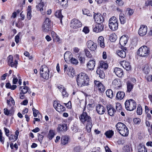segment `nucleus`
I'll use <instances>...</instances> for the list:
<instances>
[{
    "mask_svg": "<svg viewBox=\"0 0 152 152\" xmlns=\"http://www.w3.org/2000/svg\"><path fill=\"white\" fill-rule=\"evenodd\" d=\"M77 84L79 87H82L88 84L89 78L84 73H81L79 74L76 77Z\"/></svg>",
    "mask_w": 152,
    "mask_h": 152,
    "instance_id": "f257e3e1",
    "label": "nucleus"
},
{
    "mask_svg": "<svg viewBox=\"0 0 152 152\" xmlns=\"http://www.w3.org/2000/svg\"><path fill=\"white\" fill-rule=\"evenodd\" d=\"M118 132L123 137H127L129 134L128 129L124 123L119 122L115 125Z\"/></svg>",
    "mask_w": 152,
    "mask_h": 152,
    "instance_id": "f03ea898",
    "label": "nucleus"
},
{
    "mask_svg": "<svg viewBox=\"0 0 152 152\" xmlns=\"http://www.w3.org/2000/svg\"><path fill=\"white\" fill-rule=\"evenodd\" d=\"M86 107H84L83 112L79 117L80 121L83 124H87L88 125H91L92 120L91 117L89 116L87 113L85 111Z\"/></svg>",
    "mask_w": 152,
    "mask_h": 152,
    "instance_id": "7ed1b4c3",
    "label": "nucleus"
},
{
    "mask_svg": "<svg viewBox=\"0 0 152 152\" xmlns=\"http://www.w3.org/2000/svg\"><path fill=\"white\" fill-rule=\"evenodd\" d=\"M126 109L127 110L132 111L134 110L136 107V103L132 99L126 100L125 103Z\"/></svg>",
    "mask_w": 152,
    "mask_h": 152,
    "instance_id": "20e7f679",
    "label": "nucleus"
},
{
    "mask_svg": "<svg viewBox=\"0 0 152 152\" xmlns=\"http://www.w3.org/2000/svg\"><path fill=\"white\" fill-rule=\"evenodd\" d=\"M40 73L41 77L43 78L45 80L48 79L49 76L50 71L46 65H44L41 66Z\"/></svg>",
    "mask_w": 152,
    "mask_h": 152,
    "instance_id": "39448f33",
    "label": "nucleus"
},
{
    "mask_svg": "<svg viewBox=\"0 0 152 152\" xmlns=\"http://www.w3.org/2000/svg\"><path fill=\"white\" fill-rule=\"evenodd\" d=\"M109 26L113 31L116 30L118 27V20L116 17H112L109 20Z\"/></svg>",
    "mask_w": 152,
    "mask_h": 152,
    "instance_id": "423d86ee",
    "label": "nucleus"
},
{
    "mask_svg": "<svg viewBox=\"0 0 152 152\" xmlns=\"http://www.w3.org/2000/svg\"><path fill=\"white\" fill-rule=\"evenodd\" d=\"M150 52V49L148 48L146 46H143L138 49L137 54L141 57H146L149 54Z\"/></svg>",
    "mask_w": 152,
    "mask_h": 152,
    "instance_id": "0eeeda50",
    "label": "nucleus"
},
{
    "mask_svg": "<svg viewBox=\"0 0 152 152\" xmlns=\"http://www.w3.org/2000/svg\"><path fill=\"white\" fill-rule=\"evenodd\" d=\"M51 20L48 18H46L42 26V30L44 32H48L50 31L51 26Z\"/></svg>",
    "mask_w": 152,
    "mask_h": 152,
    "instance_id": "6e6552de",
    "label": "nucleus"
},
{
    "mask_svg": "<svg viewBox=\"0 0 152 152\" xmlns=\"http://www.w3.org/2000/svg\"><path fill=\"white\" fill-rule=\"evenodd\" d=\"M8 65L11 67L16 68L18 64V62L16 59L14 58L12 55H9L7 58Z\"/></svg>",
    "mask_w": 152,
    "mask_h": 152,
    "instance_id": "1a4fd4ad",
    "label": "nucleus"
},
{
    "mask_svg": "<svg viewBox=\"0 0 152 152\" xmlns=\"http://www.w3.org/2000/svg\"><path fill=\"white\" fill-rule=\"evenodd\" d=\"M82 26V23L79 20L75 18L73 19L70 23L71 27L73 29L78 28Z\"/></svg>",
    "mask_w": 152,
    "mask_h": 152,
    "instance_id": "9d476101",
    "label": "nucleus"
},
{
    "mask_svg": "<svg viewBox=\"0 0 152 152\" xmlns=\"http://www.w3.org/2000/svg\"><path fill=\"white\" fill-rule=\"evenodd\" d=\"M53 106L55 109L59 113H62L66 110V108L65 107L61 105L56 101L54 102Z\"/></svg>",
    "mask_w": 152,
    "mask_h": 152,
    "instance_id": "9b49d317",
    "label": "nucleus"
},
{
    "mask_svg": "<svg viewBox=\"0 0 152 152\" xmlns=\"http://www.w3.org/2000/svg\"><path fill=\"white\" fill-rule=\"evenodd\" d=\"M104 28L103 24L97 23L96 25L93 26V31L97 33L100 32L103 30Z\"/></svg>",
    "mask_w": 152,
    "mask_h": 152,
    "instance_id": "f8f14e48",
    "label": "nucleus"
},
{
    "mask_svg": "<svg viewBox=\"0 0 152 152\" xmlns=\"http://www.w3.org/2000/svg\"><path fill=\"white\" fill-rule=\"evenodd\" d=\"M87 45L88 48L91 51H95L97 48L96 44L91 40L87 42Z\"/></svg>",
    "mask_w": 152,
    "mask_h": 152,
    "instance_id": "ddd939ff",
    "label": "nucleus"
},
{
    "mask_svg": "<svg viewBox=\"0 0 152 152\" xmlns=\"http://www.w3.org/2000/svg\"><path fill=\"white\" fill-rule=\"evenodd\" d=\"M147 29L148 28L146 26L144 25H141L138 31L139 35L141 36L145 35L147 33Z\"/></svg>",
    "mask_w": 152,
    "mask_h": 152,
    "instance_id": "4468645a",
    "label": "nucleus"
},
{
    "mask_svg": "<svg viewBox=\"0 0 152 152\" xmlns=\"http://www.w3.org/2000/svg\"><path fill=\"white\" fill-rule=\"evenodd\" d=\"M94 18L95 21L97 23H102L104 20L103 17L100 14H94Z\"/></svg>",
    "mask_w": 152,
    "mask_h": 152,
    "instance_id": "2eb2a0df",
    "label": "nucleus"
},
{
    "mask_svg": "<svg viewBox=\"0 0 152 152\" xmlns=\"http://www.w3.org/2000/svg\"><path fill=\"white\" fill-rule=\"evenodd\" d=\"M96 110L99 114H103L105 111V109L104 106L102 105L98 104L96 106Z\"/></svg>",
    "mask_w": 152,
    "mask_h": 152,
    "instance_id": "dca6fc26",
    "label": "nucleus"
},
{
    "mask_svg": "<svg viewBox=\"0 0 152 152\" xmlns=\"http://www.w3.org/2000/svg\"><path fill=\"white\" fill-rule=\"evenodd\" d=\"M61 144L63 145H67L70 141V137L68 135L62 136L61 138Z\"/></svg>",
    "mask_w": 152,
    "mask_h": 152,
    "instance_id": "f3484780",
    "label": "nucleus"
},
{
    "mask_svg": "<svg viewBox=\"0 0 152 152\" xmlns=\"http://www.w3.org/2000/svg\"><path fill=\"white\" fill-rule=\"evenodd\" d=\"M106 107L109 115L111 116H113L116 112V110L110 104L107 105Z\"/></svg>",
    "mask_w": 152,
    "mask_h": 152,
    "instance_id": "a211bd4d",
    "label": "nucleus"
},
{
    "mask_svg": "<svg viewBox=\"0 0 152 152\" xmlns=\"http://www.w3.org/2000/svg\"><path fill=\"white\" fill-rule=\"evenodd\" d=\"M44 2L41 1L40 3H39L36 6L37 9L39 11H40L44 15L45 12V10L43 9V7L44 6Z\"/></svg>",
    "mask_w": 152,
    "mask_h": 152,
    "instance_id": "6ab92c4d",
    "label": "nucleus"
},
{
    "mask_svg": "<svg viewBox=\"0 0 152 152\" xmlns=\"http://www.w3.org/2000/svg\"><path fill=\"white\" fill-rule=\"evenodd\" d=\"M127 49L125 47H123L121 50H118L117 52V55L121 58H124L126 56V51Z\"/></svg>",
    "mask_w": 152,
    "mask_h": 152,
    "instance_id": "aec40b11",
    "label": "nucleus"
},
{
    "mask_svg": "<svg viewBox=\"0 0 152 152\" xmlns=\"http://www.w3.org/2000/svg\"><path fill=\"white\" fill-rule=\"evenodd\" d=\"M128 41V38L124 35L122 36L120 39L119 43L122 47L124 46L126 44Z\"/></svg>",
    "mask_w": 152,
    "mask_h": 152,
    "instance_id": "412c9836",
    "label": "nucleus"
},
{
    "mask_svg": "<svg viewBox=\"0 0 152 152\" xmlns=\"http://www.w3.org/2000/svg\"><path fill=\"white\" fill-rule=\"evenodd\" d=\"M114 72L118 77H121L123 75V72L122 70L119 68H115Z\"/></svg>",
    "mask_w": 152,
    "mask_h": 152,
    "instance_id": "4be33fe9",
    "label": "nucleus"
},
{
    "mask_svg": "<svg viewBox=\"0 0 152 152\" xmlns=\"http://www.w3.org/2000/svg\"><path fill=\"white\" fill-rule=\"evenodd\" d=\"M58 130L59 132H66L67 130V126L66 124H64L58 125Z\"/></svg>",
    "mask_w": 152,
    "mask_h": 152,
    "instance_id": "5701e85b",
    "label": "nucleus"
},
{
    "mask_svg": "<svg viewBox=\"0 0 152 152\" xmlns=\"http://www.w3.org/2000/svg\"><path fill=\"white\" fill-rule=\"evenodd\" d=\"M121 65L127 71H129L131 69V66L129 62L125 61H124L122 62Z\"/></svg>",
    "mask_w": 152,
    "mask_h": 152,
    "instance_id": "b1692460",
    "label": "nucleus"
},
{
    "mask_svg": "<svg viewBox=\"0 0 152 152\" xmlns=\"http://www.w3.org/2000/svg\"><path fill=\"white\" fill-rule=\"evenodd\" d=\"M97 76L99 77L101 79H103L105 77V74L102 70L100 68H98L96 70Z\"/></svg>",
    "mask_w": 152,
    "mask_h": 152,
    "instance_id": "393cba45",
    "label": "nucleus"
},
{
    "mask_svg": "<svg viewBox=\"0 0 152 152\" xmlns=\"http://www.w3.org/2000/svg\"><path fill=\"white\" fill-rule=\"evenodd\" d=\"M95 65V61L94 60H90L87 64L88 68L90 70L94 69Z\"/></svg>",
    "mask_w": 152,
    "mask_h": 152,
    "instance_id": "a878e982",
    "label": "nucleus"
},
{
    "mask_svg": "<svg viewBox=\"0 0 152 152\" xmlns=\"http://www.w3.org/2000/svg\"><path fill=\"white\" fill-rule=\"evenodd\" d=\"M67 74L71 77H72L75 74V72L73 67L69 66L67 70Z\"/></svg>",
    "mask_w": 152,
    "mask_h": 152,
    "instance_id": "bb28decb",
    "label": "nucleus"
},
{
    "mask_svg": "<svg viewBox=\"0 0 152 152\" xmlns=\"http://www.w3.org/2000/svg\"><path fill=\"white\" fill-rule=\"evenodd\" d=\"M98 42L101 48H104L105 47V45L104 43V39L103 37L100 36L98 38Z\"/></svg>",
    "mask_w": 152,
    "mask_h": 152,
    "instance_id": "cd10ccee",
    "label": "nucleus"
},
{
    "mask_svg": "<svg viewBox=\"0 0 152 152\" xmlns=\"http://www.w3.org/2000/svg\"><path fill=\"white\" fill-rule=\"evenodd\" d=\"M119 20L121 24H124L126 22V19L124 14L121 13L119 14Z\"/></svg>",
    "mask_w": 152,
    "mask_h": 152,
    "instance_id": "c85d7f7f",
    "label": "nucleus"
},
{
    "mask_svg": "<svg viewBox=\"0 0 152 152\" xmlns=\"http://www.w3.org/2000/svg\"><path fill=\"white\" fill-rule=\"evenodd\" d=\"M99 64V68H100V69H106L108 68V65L104 61H100Z\"/></svg>",
    "mask_w": 152,
    "mask_h": 152,
    "instance_id": "c756f323",
    "label": "nucleus"
},
{
    "mask_svg": "<svg viewBox=\"0 0 152 152\" xmlns=\"http://www.w3.org/2000/svg\"><path fill=\"white\" fill-rule=\"evenodd\" d=\"M127 85V92L129 93L133 89L134 87V85L130 81H128Z\"/></svg>",
    "mask_w": 152,
    "mask_h": 152,
    "instance_id": "7c9ffc66",
    "label": "nucleus"
},
{
    "mask_svg": "<svg viewBox=\"0 0 152 152\" xmlns=\"http://www.w3.org/2000/svg\"><path fill=\"white\" fill-rule=\"evenodd\" d=\"M125 93L123 91H118L117 94L116 98L121 100L123 99L125 96Z\"/></svg>",
    "mask_w": 152,
    "mask_h": 152,
    "instance_id": "2f4dec72",
    "label": "nucleus"
},
{
    "mask_svg": "<svg viewBox=\"0 0 152 152\" xmlns=\"http://www.w3.org/2000/svg\"><path fill=\"white\" fill-rule=\"evenodd\" d=\"M139 152H147V150L145 145L142 144H139L138 147Z\"/></svg>",
    "mask_w": 152,
    "mask_h": 152,
    "instance_id": "473e14b6",
    "label": "nucleus"
},
{
    "mask_svg": "<svg viewBox=\"0 0 152 152\" xmlns=\"http://www.w3.org/2000/svg\"><path fill=\"white\" fill-rule=\"evenodd\" d=\"M55 134L54 131L53 130L50 129L48 132L47 137L50 140H51L54 137Z\"/></svg>",
    "mask_w": 152,
    "mask_h": 152,
    "instance_id": "72a5a7b5",
    "label": "nucleus"
},
{
    "mask_svg": "<svg viewBox=\"0 0 152 152\" xmlns=\"http://www.w3.org/2000/svg\"><path fill=\"white\" fill-rule=\"evenodd\" d=\"M106 94L107 96L109 98L112 99L113 97V93L112 90L109 89L107 90L106 92Z\"/></svg>",
    "mask_w": 152,
    "mask_h": 152,
    "instance_id": "f704fd0d",
    "label": "nucleus"
},
{
    "mask_svg": "<svg viewBox=\"0 0 152 152\" xmlns=\"http://www.w3.org/2000/svg\"><path fill=\"white\" fill-rule=\"evenodd\" d=\"M31 6H28L27 10V18L28 20L31 19Z\"/></svg>",
    "mask_w": 152,
    "mask_h": 152,
    "instance_id": "c9c22d12",
    "label": "nucleus"
},
{
    "mask_svg": "<svg viewBox=\"0 0 152 152\" xmlns=\"http://www.w3.org/2000/svg\"><path fill=\"white\" fill-rule=\"evenodd\" d=\"M104 134L107 137L110 138L113 135L114 132L112 130H109L105 132Z\"/></svg>",
    "mask_w": 152,
    "mask_h": 152,
    "instance_id": "e433bc0d",
    "label": "nucleus"
},
{
    "mask_svg": "<svg viewBox=\"0 0 152 152\" xmlns=\"http://www.w3.org/2000/svg\"><path fill=\"white\" fill-rule=\"evenodd\" d=\"M143 70L145 74H148L150 71L148 65V64L145 65Z\"/></svg>",
    "mask_w": 152,
    "mask_h": 152,
    "instance_id": "4c0bfd02",
    "label": "nucleus"
},
{
    "mask_svg": "<svg viewBox=\"0 0 152 152\" xmlns=\"http://www.w3.org/2000/svg\"><path fill=\"white\" fill-rule=\"evenodd\" d=\"M55 15L56 17L60 18V21L61 22V18L63 16L61 14V10H57L55 13Z\"/></svg>",
    "mask_w": 152,
    "mask_h": 152,
    "instance_id": "58836bf2",
    "label": "nucleus"
},
{
    "mask_svg": "<svg viewBox=\"0 0 152 152\" xmlns=\"http://www.w3.org/2000/svg\"><path fill=\"white\" fill-rule=\"evenodd\" d=\"M117 38V35L114 33L111 34L109 37V40L111 42H114Z\"/></svg>",
    "mask_w": 152,
    "mask_h": 152,
    "instance_id": "ea45409f",
    "label": "nucleus"
},
{
    "mask_svg": "<svg viewBox=\"0 0 152 152\" xmlns=\"http://www.w3.org/2000/svg\"><path fill=\"white\" fill-rule=\"evenodd\" d=\"M29 88L27 86L20 87V90L23 94H26L28 91Z\"/></svg>",
    "mask_w": 152,
    "mask_h": 152,
    "instance_id": "a19ab883",
    "label": "nucleus"
},
{
    "mask_svg": "<svg viewBox=\"0 0 152 152\" xmlns=\"http://www.w3.org/2000/svg\"><path fill=\"white\" fill-rule=\"evenodd\" d=\"M8 137H9V140L12 142H14L17 140L14 134H12L10 135H9V136Z\"/></svg>",
    "mask_w": 152,
    "mask_h": 152,
    "instance_id": "79ce46f5",
    "label": "nucleus"
},
{
    "mask_svg": "<svg viewBox=\"0 0 152 152\" xmlns=\"http://www.w3.org/2000/svg\"><path fill=\"white\" fill-rule=\"evenodd\" d=\"M84 51L87 57L88 58H91L92 57L91 54L88 49L86 48L84 49Z\"/></svg>",
    "mask_w": 152,
    "mask_h": 152,
    "instance_id": "37998d69",
    "label": "nucleus"
},
{
    "mask_svg": "<svg viewBox=\"0 0 152 152\" xmlns=\"http://www.w3.org/2000/svg\"><path fill=\"white\" fill-rule=\"evenodd\" d=\"M82 10L83 14L86 15L88 16H90L91 15V14L90 13L89 11L88 10L86 9H84Z\"/></svg>",
    "mask_w": 152,
    "mask_h": 152,
    "instance_id": "c03bdc74",
    "label": "nucleus"
},
{
    "mask_svg": "<svg viewBox=\"0 0 152 152\" xmlns=\"http://www.w3.org/2000/svg\"><path fill=\"white\" fill-rule=\"evenodd\" d=\"M137 113L138 115H141L142 113V110L140 105H138L137 110Z\"/></svg>",
    "mask_w": 152,
    "mask_h": 152,
    "instance_id": "a18cd8bd",
    "label": "nucleus"
},
{
    "mask_svg": "<svg viewBox=\"0 0 152 152\" xmlns=\"http://www.w3.org/2000/svg\"><path fill=\"white\" fill-rule=\"evenodd\" d=\"M61 93L62 96L64 97H67L68 96V93L66 91V89L65 88L62 90Z\"/></svg>",
    "mask_w": 152,
    "mask_h": 152,
    "instance_id": "49530a36",
    "label": "nucleus"
},
{
    "mask_svg": "<svg viewBox=\"0 0 152 152\" xmlns=\"http://www.w3.org/2000/svg\"><path fill=\"white\" fill-rule=\"evenodd\" d=\"M99 91L101 92H104L105 90L103 84L99 86L98 87Z\"/></svg>",
    "mask_w": 152,
    "mask_h": 152,
    "instance_id": "de8ad7c7",
    "label": "nucleus"
},
{
    "mask_svg": "<svg viewBox=\"0 0 152 152\" xmlns=\"http://www.w3.org/2000/svg\"><path fill=\"white\" fill-rule=\"evenodd\" d=\"M2 133L1 130L0 129V141L2 144H4V138L2 137Z\"/></svg>",
    "mask_w": 152,
    "mask_h": 152,
    "instance_id": "09e8293b",
    "label": "nucleus"
},
{
    "mask_svg": "<svg viewBox=\"0 0 152 152\" xmlns=\"http://www.w3.org/2000/svg\"><path fill=\"white\" fill-rule=\"evenodd\" d=\"M133 121L135 124H139L141 122V120L139 118H135L133 119Z\"/></svg>",
    "mask_w": 152,
    "mask_h": 152,
    "instance_id": "8fccbe9b",
    "label": "nucleus"
},
{
    "mask_svg": "<svg viewBox=\"0 0 152 152\" xmlns=\"http://www.w3.org/2000/svg\"><path fill=\"white\" fill-rule=\"evenodd\" d=\"M52 35V37L53 38L55 37L56 38V39L57 41H59L60 40L59 38L58 37V36L56 34L54 31H52L51 32Z\"/></svg>",
    "mask_w": 152,
    "mask_h": 152,
    "instance_id": "3c124183",
    "label": "nucleus"
},
{
    "mask_svg": "<svg viewBox=\"0 0 152 152\" xmlns=\"http://www.w3.org/2000/svg\"><path fill=\"white\" fill-rule=\"evenodd\" d=\"M67 2V0H66L62 2L60 4L63 7H66L68 5Z\"/></svg>",
    "mask_w": 152,
    "mask_h": 152,
    "instance_id": "603ef678",
    "label": "nucleus"
},
{
    "mask_svg": "<svg viewBox=\"0 0 152 152\" xmlns=\"http://www.w3.org/2000/svg\"><path fill=\"white\" fill-rule=\"evenodd\" d=\"M116 109L117 111H119L121 109V106L119 103H117L116 104Z\"/></svg>",
    "mask_w": 152,
    "mask_h": 152,
    "instance_id": "864d4df0",
    "label": "nucleus"
},
{
    "mask_svg": "<svg viewBox=\"0 0 152 152\" xmlns=\"http://www.w3.org/2000/svg\"><path fill=\"white\" fill-rule=\"evenodd\" d=\"M71 63L73 64H76L78 63L77 60L73 58L71 59Z\"/></svg>",
    "mask_w": 152,
    "mask_h": 152,
    "instance_id": "5fc2aeb1",
    "label": "nucleus"
},
{
    "mask_svg": "<svg viewBox=\"0 0 152 152\" xmlns=\"http://www.w3.org/2000/svg\"><path fill=\"white\" fill-rule=\"evenodd\" d=\"M83 31L86 34L88 33L89 31V30L88 27L85 26L84 27L83 30Z\"/></svg>",
    "mask_w": 152,
    "mask_h": 152,
    "instance_id": "6e6d98bb",
    "label": "nucleus"
},
{
    "mask_svg": "<svg viewBox=\"0 0 152 152\" xmlns=\"http://www.w3.org/2000/svg\"><path fill=\"white\" fill-rule=\"evenodd\" d=\"M127 11H128L127 15L129 16L132 15L134 12L133 10L130 9L129 8H127Z\"/></svg>",
    "mask_w": 152,
    "mask_h": 152,
    "instance_id": "4d7b16f0",
    "label": "nucleus"
},
{
    "mask_svg": "<svg viewBox=\"0 0 152 152\" xmlns=\"http://www.w3.org/2000/svg\"><path fill=\"white\" fill-rule=\"evenodd\" d=\"M10 112L7 108H5L4 109V113L6 115H9L10 114Z\"/></svg>",
    "mask_w": 152,
    "mask_h": 152,
    "instance_id": "13d9d810",
    "label": "nucleus"
},
{
    "mask_svg": "<svg viewBox=\"0 0 152 152\" xmlns=\"http://www.w3.org/2000/svg\"><path fill=\"white\" fill-rule=\"evenodd\" d=\"M116 3L117 4L120 6H122L124 4V2L122 1V0H116Z\"/></svg>",
    "mask_w": 152,
    "mask_h": 152,
    "instance_id": "bf43d9fd",
    "label": "nucleus"
},
{
    "mask_svg": "<svg viewBox=\"0 0 152 152\" xmlns=\"http://www.w3.org/2000/svg\"><path fill=\"white\" fill-rule=\"evenodd\" d=\"M32 110L33 111V115L34 117H37V113L38 112V110L35 109L34 108H33Z\"/></svg>",
    "mask_w": 152,
    "mask_h": 152,
    "instance_id": "052dcab7",
    "label": "nucleus"
},
{
    "mask_svg": "<svg viewBox=\"0 0 152 152\" xmlns=\"http://www.w3.org/2000/svg\"><path fill=\"white\" fill-rule=\"evenodd\" d=\"M20 35L19 34L16 35L15 37V41L16 43H18L19 41Z\"/></svg>",
    "mask_w": 152,
    "mask_h": 152,
    "instance_id": "680f3d73",
    "label": "nucleus"
},
{
    "mask_svg": "<svg viewBox=\"0 0 152 152\" xmlns=\"http://www.w3.org/2000/svg\"><path fill=\"white\" fill-rule=\"evenodd\" d=\"M95 1L99 4H102L103 2H106L108 1V0H95Z\"/></svg>",
    "mask_w": 152,
    "mask_h": 152,
    "instance_id": "e2e57ef3",
    "label": "nucleus"
},
{
    "mask_svg": "<svg viewBox=\"0 0 152 152\" xmlns=\"http://www.w3.org/2000/svg\"><path fill=\"white\" fill-rule=\"evenodd\" d=\"M86 126V129L87 130V132H90L91 131V128L92 127V123H91V125H88L87 124Z\"/></svg>",
    "mask_w": 152,
    "mask_h": 152,
    "instance_id": "0e129e2a",
    "label": "nucleus"
},
{
    "mask_svg": "<svg viewBox=\"0 0 152 152\" xmlns=\"http://www.w3.org/2000/svg\"><path fill=\"white\" fill-rule=\"evenodd\" d=\"M65 105L68 109H70L71 108L72 105L71 102H69L67 103H64Z\"/></svg>",
    "mask_w": 152,
    "mask_h": 152,
    "instance_id": "69168bd1",
    "label": "nucleus"
},
{
    "mask_svg": "<svg viewBox=\"0 0 152 152\" xmlns=\"http://www.w3.org/2000/svg\"><path fill=\"white\" fill-rule=\"evenodd\" d=\"M38 137L39 140L40 142L41 141H42L44 136L39 134H38Z\"/></svg>",
    "mask_w": 152,
    "mask_h": 152,
    "instance_id": "338daca9",
    "label": "nucleus"
},
{
    "mask_svg": "<svg viewBox=\"0 0 152 152\" xmlns=\"http://www.w3.org/2000/svg\"><path fill=\"white\" fill-rule=\"evenodd\" d=\"M112 84L115 86L118 85L119 82L117 79H114L112 82Z\"/></svg>",
    "mask_w": 152,
    "mask_h": 152,
    "instance_id": "774afa93",
    "label": "nucleus"
}]
</instances>
